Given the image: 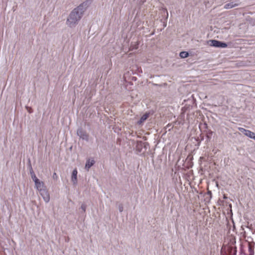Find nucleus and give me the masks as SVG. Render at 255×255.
Segmentation results:
<instances>
[{
    "label": "nucleus",
    "instance_id": "4468645a",
    "mask_svg": "<svg viewBox=\"0 0 255 255\" xmlns=\"http://www.w3.org/2000/svg\"><path fill=\"white\" fill-rule=\"evenodd\" d=\"M52 177L54 179L57 180L58 178V175L55 172L53 173Z\"/></svg>",
    "mask_w": 255,
    "mask_h": 255
},
{
    "label": "nucleus",
    "instance_id": "dca6fc26",
    "mask_svg": "<svg viewBox=\"0 0 255 255\" xmlns=\"http://www.w3.org/2000/svg\"><path fill=\"white\" fill-rule=\"evenodd\" d=\"M166 13H167V14L168 15V11L166 10Z\"/></svg>",
    "mask_w": 255,
    "mask_h": 255
},
{
    "label": "nucleus",
    "instance_id": "0eeeda50",
    "mask_svg": "<svg viewBox=\"0 0 255 255\" xmlns=\"http://www.w3.org/2000/svg\"><path fill=\"white\" fill-rule=\"evenodd\" d=\"M239 5V3H235L233 1H231L224 5V8L225 9H230L233 8L234 7L237 6Z\"/></svg>",
    "mask_w": 255,
    "mask_h": 255
},
{
    "label": "nucleus",
    "instance_id": "f8f14e48",
    "mask_svg": "<svg viewBox=\"0 0 255 255\" xmlns=\"http://www.w3.org/2000/svg\"><path fill=\"white\" fill-rule=\"evenodd\" d=\"M81 208L84 212H85L86 209V205L84 204H82Z\"/></svg>",
    "mask_w": 255,
    "mask_h": 255
},
{
    "label": "nucleus",
    "instance_id": "6e6552de",
    "mask_svg": "<svg viewBox=\"0 0 255 255\" xmlns=\"http://www.w3.org/2000/svg\"><path fill=\"white\" fill-rule=\"evenodd\" d=\"M94 163H95V160L93 159H89L86 161V163L85 165V169L88 171L89 170V169L90 168V167L91 166H92L94 164Z\"/></svg>",
    "mask_w": 255,
    "mask_h": 255
},
{
    "label": "nucleus",
    "instance_id": "2eb2a0df",
    "mask_svg": "<svg viewBox=\"0 0 255 255\" xmlns=\"http://www.w3.org/2000/svg\"><path fill=\"white\" fill-rule=\"evenodd\" d=\"M28 112L31 113V109H30L29 110H28Z\"/></svg>",
    "mask_w": 255,
    "mask_h": 255
},
{
    "label": "nucleus",
    "instance_id": "f257e3e1",
    "mask_svg": "<svg viewBox=\"0 0 255 255\" xmlns=\"http://www.w3.org/2000/svg\"><path fill=\"white\" fill-rule=\"evenodd\" d=\"M91 4V1L87 0L75 7L70 13L66 24L70 27H74L82 18L84 12Z\"/></svg>",
    "mask_w": 255,
    "mask_h": 255
},
{
    "label": "nucleus",
    "instance_id": "1a4fd4ad",
    "mask_svg": "<svg viewBox=\"0 0 255 255\" xmlns=\"http://www.w3.org/2000/svg\"><path fill=\"white\" fill-rule=\"evenodd\" d=\"M149 113H145V114L142 115L139 121H138V124L140 125L142 123H143L149 117Z\"/></svg>",
    "mask_w": 255,
    "mask_h": 255
},
{
    "label": "nucleus",
    "instance_id": "7ed1b4c3",
    "mask_svg": "<svg viewBox=\"0 0 255 255\" xmlns=\"http://www.w3.org/2000/svg\"><path fill=\"white\" fill-rule=\"evenodd\" d=\"M209 44L215 47L225 48L227 47V44L225 43L216 40H211L208 42Z\"/></svg>",
    "mask_w": 255,
    "mask_h": 255
},
{
    "label": "nucleus",
    "instance_id": "f03ea898",
    "mask_svg": "<svg viewBox=\"0 0 255 255\" xmlns=\"http://www.w3.org/2000/svg\"><path fill=\"white\" fill-rule=\"evenodd\" d=\"M34 183L36 188L39 192L44 201L46 203L49 202L50 201V195L44 182L38 180V181L35 182Z\"/></svg>",
    "mask_w": 255,
    "mask_h": 255
},
{
    "label": "nucleus",
    "instance_id": "20e7f679",
    "mask_svg": "<svg viewBox=\"0 0 255 255\" xmlns=\"http://www.w3.org/2000/svg\"><path fill=\"white\" fill-rule=\"evenodd\" d=\"M77 135L82 139L87 141L89 140V135L82 128H79L77 131Z\"/></svg>",
    "mask_w": 255,
    "mask_h": 255
},
{
    "label": "nucleus",
    "instance_id": "423d86ee",
    "mask_svg": "<svg viewBox=\"0 0 255 255\" xmlns=\"http://www.w3.org/2000/svg\"><path fill=\"white\" fill-rule=\"evenodd\" d=\"M77 170L76 169H74L72 173L71 181L74 185H76L77 183Z\"/></svg>",
    "mask_w": 255,
    "mask_h": 255
},
{
    "label": "nucleus",
    "instance_id": "39448f33",
    "mask_svg": "<svg viewBox=\"0 0 255 255\" xmlns=\"http://www.w3.org/2000/svg\"><path fill=\"white\" fill-rule=\"evenodd\" d=\"M239 129L242 133H243V134H244L248 137H249L251 138H252V139L254 138V136H255V133H254V132H252L251 130L245 129L243 128H239Z\"/></svg>",
    "mask_w": 255,
    "mask_h": 255
},
{
    "label": "nucleus",
    "instance_id": "9b49d317",
    "mask_svg": "<svg viewBox=\"0 0 255 255\" xmlns=\"http://www.w3.org/2000/svg\"><path fill=\"white\" fill-rule=\"evenodd\" d=\"M30 174H31V178L34 182L37 181H38L39 179L36 177L35 174H34V173L32 170H31V171H30Z\"/></svg>",
    "mask_w": 255,
    "mask_h": 255
},
{
    "label": "nucleus",
    "instance_id": "ddd939ff",
    "mask_svg": "<svg viewBox=\"0 0 255 255\" xmlns=\"http://www.w3.org/2000/svg\"><path fill=\"white\" fill-rule=\"evenodd\" d=\"M118 208H119V211L120 212H123V205L122 204H120V205H119Z\"/></svg>",
    "mask_w": 255,
    "mask_h": 255
},
{
    "label": "nucleus",
    "instance_id": "9d476101",
    "mask_svg": "<svg viewBox=\"0 0 255 255\" xmlns=\"http://www.w3.org/2000/svg\"><path fill=\"white\" fill-rule=\"evenodd\" d=\"M180 56L182 58H185L188 56L189 54L186 51H182L179 54Z\"/></svg>",
    "mask_w": 255,
    "mask_h": 255
}]
</instances>
